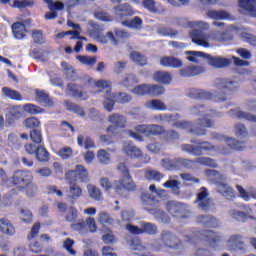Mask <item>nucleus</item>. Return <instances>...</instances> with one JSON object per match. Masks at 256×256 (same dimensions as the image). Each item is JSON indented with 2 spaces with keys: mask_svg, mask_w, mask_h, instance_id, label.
I'll return each instance as SVG.
<instances>
[{
  "mask_svg": "<svg viewBox=\"0 0 256 256\" xmlns=\"http://www.w3.org/2000/svg\"><path fill=\"white\" fill-rule=\"evenodd\" d=\"M13 183L19 191H23L28 197H34L37 193V185L33 183V174L29 170H19L13 175Z\"/></svg>",
  "mask_w": 256,
  "mask_h": 256,
  "instance_id": "nucleus-1",
  "label": "nucleus"
},
{
  "mask_svg": "<svg viewBox=\"0 0 256 256\" xmlns=\"http://www.w3.org/2000/svg\"><path fill=\"white\" fill-rule=\"evenodd\" d=\"M205 175L218 187V191L223 197L232 201L233 199H237V192L233 189L229 184L223 182L225 181V176L221 174V172L217 170L207 169L205 170Z\"/></svg>",
  "mask_w": 256,
  "mask_h": 256,
  "instance_id": "nucleus-2",
  "label": "nucleus"
},
{
  "mask_svg": "<svg viewBox=\"0 0 256 256\" xmlns=\"http://www.w3.org/2000/svg\"><path fill=\"white\" fill-rule=\"evenodd\" d=\"M216 86L219 92L215 95V101L222 103L230 99L231 94L235 93L240 87L239 83L229 78H219L216 80Z\"/></svg>",
  "mask_w": 256,
  "mask_h": 256,
  "instance_id": "nucleus-3",
  "label": "nucleus"
},
{
  "mask_svg": "<svg viewBox=\"0 0 256 256\" xmlns=\"http://www.w3.org/2000/svg\"><path fill=\"white\" fill-rule=\"evenodd\" d=\"M90 37L97 39L99 43L105 44L110 41L112 45H117L121 39H127L129 33L119 29H115L114 32L108 31L106 35L99 33V31H90Z\"/></svg>",
  "mask_w": 256,
  "mask_h": 256,
  "instance_id": "nucleus-4",
  "label": "nucleus"
},
{
  "mask_svg": "<svg viewBox=\"0 0 256 256\" xmlns=\"http://www.w3.org/2000/svg\"><path fill=\"white\" fill-rule=\"evenodd\" d=\"M193 43L200 47H209V35L204 31H209V23L203 21L193 22Z\"/></svg>",
  "mask_w": 256,
  "mask_h": 256,
  "instance_id": "nucleus-5",
  "label": "nucleus"
},
{
  "mask_svg": "<svg viewBox=\"0 0 256 256\" xmlns=\"http://www.w3.org/2000/svg\"><path fill=\"white\" fill-rule=\"evenodd\" d=\"M136 132L129 131L128 135L132 137V139H136V141H143V136L151 137V135H161L163 133V127L159 125H138L136 126Z\"/></svg>",
  "mask_w": 256,
  "mask_h": 256,
  "instance_id": "nucleus-6",
  "label": "nucleus"
},
{
  "mask_svg": "<svg viewBox=\"0 0 256 256\" xmlns=\"http://www.w3.org/2000/svg\"><path fill=\"white\" fill-rule=\"evenodd\" d=\"M208 59L212 67L216 69H223V67H229L231 65V60L221 57H211L203 52L193 51V63H201Z\"/></svg>",
  "mask_w": 256,
  "mask_h": 256,
  "instance_id": "nucleus-7",
  "label": "nucleus"
},
{
  "mask_svg": "<svg viewBox=\"0 0 256 256\" xmlns=\"http://www.w3.org/2000/svg\"><path fill=\"white\" fill-rule=\"evenodd\" d=\"M128 101H131V97L126 93L114 94L107 91L104 100V109L106 111H113L115 103H128Z\"/></svg>",
  "mask_w": 256,
  "mask_h": 256,
  "instance_id": "nucleus-8",
  "label": "nucleus"
},
{
  "mask_svg": "<svg viewBox=\"0 0 256 256\" xmlns=\"http://www.w3.org/2000/svg\"><path fill=\"white\" fill-rule=\"evenodd\" d=\"M194 237H198L200 241H205L209 244L210 247H217L221 243V236L211 230H203L200 232V235L197 232H194Z\"/></svg>",
  "mask_w": 256,
  "mask_h": 256,
  "instance_id": "nucleus-9",
  "label": "nucleus"
},
{
  "mask_svg": "<svg viewBox=\"0 0 256 256\" xmlns=\"http://www.w3.org/2000/svg\"><path fill=\"white\" fill-rule=\"evenodd\" d=\"M89 177V172L82 165H77L74 170H70L66 173V179L68 181H87Z\"/></svg>",
  "mask_w": 256,
  "mask_h": 256,
  "instance_id": "nucleus-10",
  "label": "nucleus"
},
{
  "mask_svg": "<svg viewBox=\"0 0 256 256\" xmlns=\"http://www.w3.org/2000/svg\"><path fill=\"white\" fill-rule=\"evenodd\" d=\"M227 245L229 251H241L242 253L247 251V244L243 241V236L239 234L230 236Z\"/></svg>",
  "mask_w": 256,
  "mask_h": 256,
  "instance_id": "nucleus-11",
  "label": "nucleus"
},
{
  "mask_svg": "<svg viewBox=\"0 0 256 256\" xmlns=\"http://www.w3.org/2000/svg\"><path fill=\"white\" fill-rule=\"evenodd\" d=\"M167 211L173 217H187V213H189V208L185 204H181L179 202H168Z\"/></svg>",
  "mask_w": 256,
  "mask_h": 256,
  "instance_id": "nucleus-12",
  "label": "nucleus"
},
{
  "mask_svg": "<svg viewBox=\"0 0 256 256\" xmlns=\"http://www.w3.org/2000/svg\"><path fill=\"white\" fill-rule=\"evenodd\" d=\"M127 230L133 235H141V233H148V235H155V233H157V226L151 223H144L141 229L137 226L128 224Z\"/></svg>",
  "mask_w": 256,
  "mask_h": 256,
  "instance_id": "nucleus-13",
  "label": "nucleus"
},
{
  "mask_svg": "<svg viewBox=\"0 0 256 256\" xmlns=\"http://www.w3.org/2000/svg\"><path fill=\"white\" fill-rule=\"evenodd\" d=\"M195 203H198V206L202 211H209V209H211V198H209V191H207V188L202 187L200 189Z\"/></svg>",
  "mask_w": 256,
  "mask_h": 256,
  "instance_id": "nucleus-14",
  "label": "nucleus"
},
{
  "mask_svg": "<svg viewBox=\"0 0 256 256\" xmlns=\"http://www.w3.org/2000/svg\"><path fill=\"white\" fill-rule=\"evenodd\" d=\"M213 127V121L211 119H208L207 115H205L203 118H199L194 126L193 133L194 135H206L207 134V128Z\"/></svg>",
  "mask_w": 256,
  "mask_h": 256,
  "instance_id": "nucleus-15",
  "label": "nucleus"
},
{
  "mask_svg": "<svg viewBox=\"0 0 256 256\" xmlns=\"http://www.w3.org/2000/svg\"><path fill=\"white\" fill-rule=\"evenodd\" d=\"M113 13L117 19H123V17H131L132 15H136L137 12L133 9L129 3H124L116 6L113 9Z\"/></svg>",
  "mask_w": 256,
  "mask_h": 256,
  "instance_id": "nucleus-16",
  "label": "nucleus"
},
{
  "mask_svg": "<svg viewBox=\"0 0 256 256\" xmlns=\"http://www.w3.org/2000/svg\"><path fill=\"white\" fill-rule=\"evenodd\" d=\"M118 171L123 175L120 182H122V186L124 187V189H127L128 191H133V189H135V183H133V180H131V176H129V170L127 169V166H125V164L123 163H120L118 165Z\"/></svg>",
  "mask_w": 256,
  "mask_h": 256,
  "instance_id": "nucleus-17",
  "label": "nucleus"
},
{
  "mask_svg": "<svg viewBox=\"0 0 256 256\" xmlns=\"http://www.w3.org/2000/svg\"><path fill=\"white\" fill-rule=\"evenodd\" d=\"M240 209H242L243 211L231 210L230 216L232 217V219H235L236 221H241L242 223H245V221L249 219V215H251L253 209H251V206L247 204L242 205Z\"/></svg>",
  "mask_w": 256,
  "mask_h": 256,
  "instance_id": "nucleus-18",
  "label": "nucleus"
},
{
  "mask_svg": "<svg viewBox=\"0 0 256 256\" xmlns=\"http://www.w3.org/2000/svg\"><path fill=\"white\" fill-rule=\"evenodd\" d=\"M44 1L45 3H47L48 8L51 11L45 14L44 16L45 19L46 20L57 19V12H53V11H62L65 5L62 2H53L52 0H44Z\"/></svg>",
  "mask_w": 256,
  "mask_h": 256,
  "instance_id": "nucleus-19",
  "label": "nucleus"
},
{
  "mask_svg": "<svg viewBox=\"0 0 256 256\" xmlns=\"http://www.w3.org/2000/svg\"><path fill=\"white\" fill-rule=\"evenodd\" d=\"M100 185L104 191H111L114 189L116 193H120L122 189H125L121 181H114L113 183H111V181H109L108 178L105 177H102L100 179Z\"/></svg>",
  "mask_w": 256,
  "mask_h": 256,
  "instance_id": "nucleus-20",
  "label": "nucleus"
},
{
  "mask_svg": "<svg viewBox=\"0 0 256 256\" xmlns=\"http://www.w3.org/2000/svg\"><path fill=\"white\" fill-rule=\"evenodd\" d=\"M29 20H24L22 22H16L12 25V33L15 39H25V33H27V25Z\"/></svg>",
  "mask_w": 256,
  "mask_h": 256,
  "instance_id": "nucleus-21",
  "label": "nucleus"
},
{
  "mask_svg": "<svg viewBox=\"0 0 256 256\" xmlns=\"http://www.w3.org/2000/svg\"><path fill=\"white\" fill-rule=\"evenodd\" d=\"M196 221L199 225H204V227H210L212 229H215V227H218L219 225L217 218L211 215H199L197 216Z\"/></svg>",
  "mask_w": 256,
  "mask_h": 256,
  "instance_id": "nucleus-22",
  "label": "nucleus"
},
{
  "mask_svg": "<svg viewBox=\"0 0 256 256\" xmlns=\"http://www.w3.org/2000/svg\"><path fill=\"white\" fill-rule=\"evenodd\" d=\"M152 79L156 81V83H162L163 85H169L171 81H173V76L171 73L165 71H156L152 75Z\"/></svg>",
  "mask_w": 256,
  "mask_h": 256,
  "instance_id": "nucleus-23",
  "label": "nucleus"
},
{
  "mask_svg": "<svg viewBox=\"0 0 256 256\" xmlns=\"http://www.w3.org/2000/svg\"><path fill=\"white\" fill-rule=\"evenodd\" d=\"M215 146L209 142H197L194 140L193 155H203L205 151H213Z\"/></svg>",
  "mask_w": 256,
  "mask_h": 256,
  "instance_id": "nucleus-24",
  "label": "nucleus"
},
{
  "mask_svg": "<svg viewBox=\"0 0 256 256\" xmlns=\"http://www.w3.org/2000/svg\"><path fill=\"white\" fill-rule=\"evenodd\" d=\"M160 65H162V67H172L173 69H179V67H183V62L178 58L165 56L160 59Z\"/></svg>",
  "mask_w": 256,
  "mask_h": 256,
  "instance_id": "nucleus-25",
  "label": "nucleus"
},
{
  "mask_svg": "<svg viewBox=\"0 0 256 256\" xmlns=\"http://www.w3.org/2000/svg\"><path fill=\"white\" fill-rule=\"evenodd\" d=\"M1 97L3 99H11L12 101H23L21 94L9 87H3L1 89Z\"/></svg>",
  "mask_w": 256,
  "mask_h": 256,
  "instance_id": "nucleus-26",
  "label": "nucleus"
},
{
  "mask_svg": "<svg viewBox=\"0 0 256 256\" xmlns=\"http://www.w3.org/2000/svg\"><path fill=\"white\" fill-rule=\"evenodd\" d=\"M68 27H71L72 29H74V31L60 32L56 35V39H64L65 37H67V35H72L70 39H79V25L68 21Z\"/></svg>",
  "mask_w": 256,
  "mask_h": 256,
  "instance_id": "nucleus-27",
  "label": "nucleus"
},
{
  "mask_svg": "<svg viewBox=\"0 0 256 256\" xmlns=\"http://www.w3.org/2000/svg\"><path fill=\"white\" fill-rule=\"evenodd\" d=\"M206 15L208 19H214L215 21H223L231 17L229 12L225 10H208Z\"/></svg>",
  "mask_w": 256,
  "mask_h": 256,
  "instance_id": "nucleus-28",
  "label": "nucleus"
},
{
  "mask_svg": "<svg viewBox=\"0 0 256 256\" xmlns=\"http://www.w3.org/2000/svg\"><path fill=\"white\" fill-rule=\"evenodd\" d=\"M142 7L149 11V13H163L165 9H163L155 0H142Z\"/></svg>",
  "mask_w": 256,
  "mask_h": 256,
  "instance_id": "nucleus-29",
  "label": "nucleus"
},
{
  "mask_svg": "<svg viewBox=\"0 0 256 256\" xmlns=\"http://www.w3.org/2000/svg\"><path fill=\"white\" fill-rule=\"evenodd\" d=\"M239 7L250 13L251 17H256V0H239Z\"/></svg>",
  "mask_w": 256,
  "mask_h": 256,
  "instance_id": "nucleus-30",
  "label": "nucleus"
},
{
  "mask_svg": "<svg viewBox=\"0 0 256 256\" xmlns=\"http://www.w3.org/2000/svg\"><path fill=\"white\" fill-rule=\"evenodd\" d=\"M230 113H232L233 117H236V119L250 121L251 123H256V116L245 111L241 110H230Z\"/></svg>",
  "mask_w": 256,
  "mask_h": 256,
  "instance_id": "nucleus-31",
  "label": "nucleus"
},
{
  "mask_svg": "<svg viewBox=\"0 0 256 256\" xmlns=\"http://www.w3.org/2000/svg\"><path fill=\"white\" fill-rule=\"evenodd\" d=\"M0 231L3 235H15V226L9 220L1 219L0 220Z\"/></svg>",
  "mask_w": 256,
  "mask_h": 256,
  "instance_id": "nucleus-32",
  "label": "nucleus"
},
{
  "mask_svg": "<svg viewBox=\"0 0 256 256\" xmlns=\"http://www.w3.org/2000/svg\"><path fill=\"white\" fill-rule=\"evenodd\" d=\"M77 143L79 147H84V149H95V147H97L93 139L85 135H79L77 137Z\"/></svg>",
  "mask_w": 256,
  "mask_h": 256,
  "instance_id": "nucleus-33",
  "label": "nucleus"
},
{
  "mask_svg": "<svg viewBox=\"0 0 256 256\" xmlns=\"http://www.w3.org/2000/svg\"><path fill=\"white\" fill-rule=\"evenodd\" d=\"M145 107L147 109H152L153 111H165L167 109V106H165V103L161 100H149L145 103Z\"/></svg>",
  "mask_w": 256,
  "mask_h": 256,
  "instance_id": "nucleus-34",
  "label": "nucleus"
},
{
  "mask_svg": "<svg viewBox=\"0 0 256 256\" xmlns=\"http://www.w3.org/2000/svg\"><path fill=\"white\" fill-rule=\"evenodd\" d=\"M36 101L41 103V105H44V107H53V101L49 99V96L47 95V93L41 90L36 91Z\"/></svg>",
  "mask_w": 256,
  "mask_h": 256,
  "instance_id": "nucleus-35",
  "label": "nucleus"
},
{
  "mask_svg": "<svg viewBox=\"0 0 256 256\" xmlns=\"http://www.w3.org/2000/svg\"><path fill=\"white\" fill-rule=\"evenodd\" d=\"M228 147L233 151H243L245 149V142L239 141L235 138H226L225 139Z\"/></svg>",
  "mask_w": 256,
  "mask_h": 256,
  "instance_id": "nucleus-36",
  "label": "nucleus"
},
{
  "mask_svg": "<svg viewBox=\"0 0 256 256\" xmlns=\"http://www.w3.org/2000/svg\"><path fill=\"white\" fill-rule=\"evenodd\" d=\"M123 149L129 157H141V150L129 142L124 143Z\"/></svg>",
  "mask_w": 256,
  "mask_h": 256,
  "instance_id": "nucleus-37",
  "label": "nucleus"
},
{
  "mask_svg": "<svg viewBox=\"0 0 256 256\" xmlns=\"http://www.w3.org/2000/svg\"><path fill=\"white\" fill-rule=\"evenodd\" d=\"M195 163L203 165L204 167H211L212 169H217L219 167L217 161L209 157H199L195 160Z\"/></svg>",
  "mask_w": 256,
  "mask_h": 256,
  "instance_id": "nucleus-38",
  "label": "nucleus"
},
{
  "mask_svg": "<svg viewBox=\"0 0 256 256\" xmlns=\"http://www.w3.org/2000/svg\"><path fill=\"white\" fill-rule=\"evenodd\" d=\"M87 191L91 199H94L95 201H101L103 199V194L101 193V190L97 188V186L89 184L87 186Z\"/></svg>",
  "mask_w": 256,
  "mask_h": 256,
  "instance_id": "nucleus-39",
  "label": "nucleus"
},
{
  "mask_svg": "<svg viewBox=\"0 0 256 256\" xmlns=\"http://www.w3.org/2000/svg\"><path fill=\"white\" fill-rule=\"evenodd\" d=\"M123 27H130L131 29L139 30L143 27V20L139 17H134L132 20L122 21Z\"/></svg>",
  "mask_w": 256,
  "mask_h": 256,
  "instance_id": "nucleus-40",
  "label": "nucleus"
},
{
  "mask_svg": "<svg viewBox=\"0 0 256 256\" xmlns=\"http://www.w3.org/2000/svg\"><path fill=\"white\" fill-rule=\"evenodd\" d=\"M193 99H199L200 101H209V99H213V93L207 92L205 90L194 89Z\"/></svg>",
  "mask_w": 256,
  "mask_h": 256,
  "instance_id": "nucleus-41",
  "label": "nucleus"
},
{
  "mask_svg": "<svg viewBox=\"0 0 256 256\" xmlns=\"http://www.w3.org/2000/svg\"><path fill=\"white\" fill-rule=\"evenodd\" d=\"M109 123L115 125V127H125V123H127V119H125L122 115L113 114L108 117Z\"/></svg>",
  "mask_w": 256,
  "mask_h": 256,
  "instance_id": "nucleus-42",
  "label": "nucleus"
},
{
  "mask_svg": "<svg viewBox=\"0 0 256 256\" xmlns=\"http://www.w3.org/2000/svg\"><path fill=\"white\" fill-rule=\"evenodd\" d=\"M165 93V88L157 84H148V95L151 97H159Z\"/></svg>",
  "mask_w": 256,
  "mask_h": 256,
  "instance_id": "nucleus-43",
  "label": "nucleus"
},
{
  "mask_svg": "<svg viewBox=\"0 0 256 256\" xmlns=\"http://www.w3.org/2000/svg\"><path fill=\"white\" fill-rule=\"evenodd\" d=\"M144 177L147 181H160L163 178V174L157 170H146Z\"/></svg>",
  "mask_w": 256,
  "mask_h": 256,
  "instance_id": "nucleus-44",
  "label": "nucleus"
},
{
  "mask_svg": "<svg viewBox=\"0 0 256 256\" xmlns=\"http://www.w3.org/2000/svg\"><path fill=\"white\" fill-rule=\"evenodd\" d=\"M162 241L166 247H175L177 244V237L169 232H166L162 235Z\"/></svg>",
  "mask_w": 256,
  "mask_h": 256,
  "instance_id": "nucleus-45",
  "label": "nucleus"
},
{
  "mask_svg": "<svg viewBox=\"0 0 256 256\" xmlns=\"http://www.w3.org/2000/svg\"><path fill=\"white\" fill-rule=\"evenodd\" d=\"M97 159L104 165H109L111 163V154L105 149H100L97 152Z\"/></svg>",
  "mask_w": 256,
  "mask_h": 256,
  "instance_id": "nucleus-46",
  "label": "nucleus"
},
{
  "mask_svg": "<svg viewBox=\"0 0 256 256\" xmlns=\"http://www.w3.org/2000/svg\"><path fill=\"white\" fill-rule=\"evenodd\" d=\"M130 59H131V61L136 63V65H141V66L147 65V58H145V56H143L139 52L130 53Z\"/></svg>",
  "mask_w": 256,
  "mask_h": 256,
  "instance_id": "nucleus-47",
  "label": "nucleus"
},
{
  "mask_svg": "<svg viewBox=\"0 0 256 256\" xmlns=\"http://www.w3.org/2000/svg\"><path fill=\"white\" fill-rule=\"evenodd\" d=\"M132 93L138 97H143V95H149V84H140L136 86Z\"/></svg>",
  "mask_w": 256,
  "mask_h": 256,
  "instance_id": "nucleus-48",
  "label": "nucleus"
},
{
  "mask_svg": "<svg viewBox=\"0 0 256 256\" xmlns=\"http://www.w3.org/2000/svg\"><path fill=\"white\" fill-rule=\"evenodd\" d=\"M23 125L24 127H27V129H35L41 127V121L35 117H30L24 120Z\"/></svg>",
  "mask_w": 256,
  "mask_h": 256,
  "instance_id": "nucleus-49",
  "label": "nucleus"
},
{
  "mask_svg": "<svg viewBox=\"0 0 256 256\" xmlns=\"http://www.w3.org/2000/svg\"><path fill=\"white\" fill-rule=\"evenodd\" d=\"M20 116H21L20 106H10L8 108V116H7L8 123H13V121L9 120V117H13L14 119H17V117H20Z\"/></svg>",
  "mask_w": 256,
  "mask_h": 256,
  "instance_id": "nucleus-50",
  "label": "nucleus"
},
{
  "mask_svg": "<svg viewBox=\"0 0 256 256\" xmlns=\"http://www.w3.org/2000/svg\"><path fill=\"white\" fill-rule=\"evenodd\" d=\"M234 133L236 137H247L249 135V132L247 131V127H245V124H236L234 126Z\"/></svg>",
  "mask_w": 256,
  "mask_h": 256,
  "instance_id": "nucleus-51",
  "label": "nucleus"
},
{
  "mask_svg": "<svg viewBox=\"0 0 256 256\" xmlns=\"http://www.w3.org/2000/svg\"><path fill=\"white\" fill-rule=\"evenodd\" d=\"M23 110L30 115H37L39 113H43V109L39 106H35L33 104H26L23 106Z\"/></svg>",
  "mask_w": 256,
  "mask_h": 256,
  "instance_id": "nucleus-52",
  "label": "nucleus"
},
{
  "mask_svg": "<svg viewBox=\"0 0 256 256\" xmlns=\"http://www.w3.org/2000/svg\"><path fill=\"white\" fill-rule=\"evenodd\" d=\"M98 221L101 225H113V218L105 212L98 214Z\"/></svg>",
  "mask_w": 256,
  "mask_h": 256,
  "instance_id": "nucleus-53",
  "label": "nucleus"
},
{
  "mask_svg": "<svg viewBox=\"0 0 256 256\" xmlns=\"http://www.w3.org/2000/svg\"><path fill=\"white\" fill-rule=\"evenodd\" d=\"M61 67L66 77H68V79H73V75H75V69L73 66L67 64V62H62Z\"/></svg>",
  "mask_w": 256,
  "mask_h": 256,
  "instance_id": "nucleus-54",
  "label": "nucleus"
},
{
  "mask_svg": "<svg viewBox=\"0 0 256 256\" xmlns=\"http://www.w3.org/2000/svg\"><path fill=\"white\" fill-rule=\"evenodd\" d=\"M92 85H94V87H97L98 89H107L106 95L107 91L111 93V90H109V87H111V83L107 80H94L92 82Z\"/></svg>",
  "mask_w": 256,
  "mask_h": 256,
  "instance_id": "nucleus-55",
  "label": "nucleus"
},
{
  "mask_svg": "<svg viewBox=\"0 0 256 256\" xmlns=\"http://www.w3.org/2000/svg\"><path fill=\"white\" fill-rule=\"evenodd\" d=\"M179 181L177 180H168L163 184V187L166 189H171L173 193H179Z\"/></svg>",
  "mask_w": 256,
  "mask_h": 256,
  "instance_id": "nucleus-56",
  "label": "nucleus"
},
{
  "mask_svg": "<svg viewBox=\"0 0 256 256\" xmlns=\"http://www.w3.org/2000/svg\"><path fill=\"white\" fill-rule=\"evenodd\" d=\"M36 159H38V161H47V159H49V153L45 148L40 146L36 150Z\"/></svg>",
  "mask_w": 256,
  "mask_h": 256,
  "instance_id": "nucleus-57",
  "label": "nucleus"
},
{
  "mask_svg": "<svg viewBox=\"0 0 256 256\" xmlns=\"http://www.w3.org/2000/svg\"><path fill=\"white\" fill-rule=\"evenodd\" d=\"M159 35H162L163 37H171V39L177 37V31L171 30L166 27H162L158 29Z\"/></svg>",
  "mask_w": 256,
  "mask_h": 256,
  "instance_id": "nucleus-58",
  "label": "nucleus"
},
{
  "mask_svg": "<svg viewBox=\"0 0 256 256\" xmlns=\"http://www.w3.org/2000/svg\"><path fill=\"white\" fill-rule=\"evenodd\" d=\"M83 194V190L78 185H71L70 186V197L71 199H79Z\"/></svg>",
  "mask_w": 256,
  "mask_h": 256,
  "instance_id": "nucleus-59",
  "label": "nucleus"
},
{
  "mask_svg": "<svg viewBox=\"0 0 256 256\" xmlns=\"http://www.w3.org/2000/svg\"><path fill=\"white\" fill-rule=\"evenodd\" d=\"M76 59L80 61L83 65H95L97 63L96 57H89V56H77Z\"/></svg>",
  "mask_w": 256,
  "mask_h": 256,
  "instance_id": "nucleus-60",
  "label": "nucleus"
},
{
  "mask_svg": "<svg viewBox=\"0 0 256 256\" xmlns=\"http://www.w3.org/2000/svg\"><path fill=\"white\" fill-rule=\"evenodd\" d=\"M142 201H143L144 208L147 211H151V208H149V205L152 207H155V200L153 198H151V196L149 194L143 195Z\"/></svg>",
  "mask_w": 256,
  "mask_h": 256,
  "instance_id": "nucleus-61",
  "label": "nucleus"
},
{
  "mask_svg": "<svg viewBox=\"0 0 256 256\" xmlns=\"http://www.w3.org/2000/svg\"><path fill=\"white\" fill-rule=\"evenodd\" d=\"M236 189L239 193V197H241L243 201H251V195L249 194V192H247V190H245V188H243V186L237 184Z\"/></svg>",
  "mask_w": 256,
  "mask_h": 256,
  "instance_id": "nucleus-62",
  "label": "nucleus"
},
{
  "mask_svg": "<svg viewBox=\"0 0 256 256\" xmlns=\"http://www.w3.org/2000/svg\"><path fill=\"white\" fill-rule=\"evenodd\" d=\"M236 189L239 193V197H241L243 201H251V195L249 194V192H247V190H245V188H243V186L237 184Z\"/></svg>",
  "mask_w": 256,
  "mask_h": 256,
  "instance_id": "nucleus-63",
  "label": "nucleus"
},
{
  "mask_svg": "<svg viewBox=\"0 0 256 256\" xmlns=\"http://www.w3.org/2000/svg\"><path fill=\"white\" fill-rule=\"evenodd\" d=\"M58 155L62 159H69L73 155V149L71 147H64L59 150Z\"/></svg>",
  "mask_w": 256,
  "mask_h": 256,
  "instance_id": "nucleus-64",
  "label": "nucleus"
}]
</instances>
